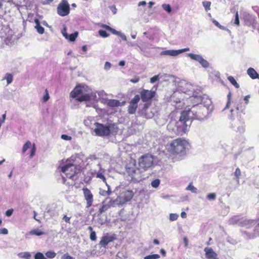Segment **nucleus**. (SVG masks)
<instances>
[{"instance_id":"nucleus-1","label":"nucleus","mask_w":259,"mask_h":259,"mask_svg":"<svg viewBox=\"0 0 259 259\" xmlns=\"http://www.w3.org/2000/svg\"><path fill=\"white\" fill-rule=\"evenodd\" d=\"M188 142L184 138H177L171 141L167 147V151L173 155L183 156L186 153Z\"/></svg>"},{"instance_id":"nucleus-2","label":"nucleus","mask_w":259,"mask_h":259,"mask_svg":"<svg viewBox=\"0 0 259 259\" xmlns=\"http://www.w3.org/2000/svg\"><path fill=\"white\" fill-rule=\"evenodd\" d=\"M94 125L96 127L94 131L96 135L98 136H108L110 135L111 131H113L114 128L116 130L118 129L114 124L106 125L99 122H95Z\"/></svg>"},{"instance_id":"nucleus-3","label":"nucleus","mask_w":259,"mask_h":259,"mask_svg":"<svg viewBox=\"0 0 259 259\" xmlns=\"http://www.w3.org/2000/svg\"><path fill=\"white\" fill-rule=\"evenodd\" d=\"M83 86L77 85L70 93L71 97L76 99L79 102L89 101L91 99V95L89 94H83Z\"/></svg>"},{"instance_id":"nucleus-4","label":"nucleus","mask_w":259,"mask_h":259,"mask_svg":"<svg viewBox=\"0 0 259 259\" xmlns=\"http://www.w3.org/2000/svg\"><path fill=\"white\" fill-rule=\"evenodd\" d=\"M154 157L150 153H146L138 159V165L140 168L146 171L153 165Z\"/></svg>"},{"instance_id":"nucleus-5","label":"nucleus","mask_w":259,"mask_h":259,"mask_svg":"<svg viewBox=\"0 0 259 259\" xmlns=\"http://www.w3.org/2000/svg\"><path fill=\"white\" fill-rule=\"evenodd\" d=\"M141 168L136 167L135 165L133 166L127 165L126 166V171L128 175L130 176L132 180L139 181L142 178V171Z\"/></svg>"},{"instance_id":"nucleus-6","label":"nucleus","mask_w":259,"mask_h":259,"mask_svg":"<svg viewBox=\"0 0 259 259\" xmlns=\"http://www.w3.org/2000/svg\"><path fill=\"white\" fill-rule=\"evenodd\" d=\"M100 27L104 29L105 30H99V34L100 36H101L102 37H108L109 34L107 33L106 31V30L110 31L112 34L117 35L119 36H120L123 40H126V37L125 35L122 34L120 32L116 31L115 29L111 28L109 26L106 25V24H101L100 25Z\"/></svg>"},{"instance_id":"nucleus-7","label":"nucleus","mask_w":259,"mask_h":259,"mask_svg":"<svg viewBox=\"0 0 259 259\" xmlns=\"http://www.w3.org/2000/svg\"><path fill=\"white\" fill-rule=\"evenodd\" d=\"M191 112H192L190 109L183 111L181 112L179 120L182 125L179 126L178 129L179 131L186 133L188 131V126L186 122L190 119L189 114Z\"/></svg>"},{"instance_id":"nucleus-8","label":"nucleus","mask_w":259,"mask_h":259,"mask_svg":"<svg viewBox=\"0 0 259 259\" xmlns=\"http://www.w3.org/2000/svg\"><path fill=\"white\" fill-rule=\"evenodd\" d=\"M61 171L65 174L67 178L73 179L77 173V166L72 163H67L61 167Z\"/></svg>"},{"instance_id":"nucleus-9","label":"nucleus","mask_w":259,"mask_h":259,"mask_svg":"<svg viewBox=\"0 0 259 259\" xmlns=\"http://www.w3.org/2000/svg\"><path fill=\"white\" fill-rule=\"evenodd\" d=\"M70 12V6L66 0H62L57 7L59 15L64 17L68 15Z\"/></svg>"},{"instance_id":"nucleus-10","label":"nucleus","mask_w":259,"mask_h":259,"mask_svg":"<svg viewBox=\"0 0 259 259\" xmlns=\"http://www.w3.org/2000/svg\"><path fill=\"white\" fill-rule=\"evenodd\" d=\"M84 200L86 201V207H91L94 202V195L91 191L87 187H84L82 189Z\"/></svg>"},{"instance_id":"nucleus-11","label":"nucleus","mask_w":259,"mask_h":259,"mask_svg":"<svg viewBox=\"0 0 259 259\" xmlns=\"http://www.w3.org/2000/svg\"><path fill=\"white\" fill-rule=\"evenodd\" d=\"M140 97L138 95H136L131 100L129 105L127 107V111L130 114H134L136 113L138 107V103L140 101Z\"/></svg>"},{"instance_id":"nucleus-12","label":"nucleus","mask_w":259,"mask_h":259,"mask_svg":"<svg viewBox=\"0 0 259 259\" xmlns=\"http://www.w3.org/2000/svg\"><path fill=\"white\" fill-rule=\"evenodd\" d=\"M155 91L143 89L140 92V97L143 102L150 101L155 96Z\"/></svg>"},{"instance_id":"nucleus-13","label":"nucleus","mask_w":259,"mask_h":259,"mask_svg":"<svg viewBox=\"0 0 259 259\" xmlns=\"http://www.w3.org/2000/svg\"><path fill=\"white\" fill-rule=\"evenodd\" d=\"M29 148L30 149V151L29 153V158H32L34 156L36 152V147L34 143L32 144L30 141H27L23 145L22 150V153L23 154H24L27 150Z\"/></svg>"},{"instance_id":"nucleus-14","label":"nucleus","mask_w":259,"mask_h":259,"mask_svg":"<svg viewBox=\"0 0 259 259\" xmlns=\"http://www.w3.org/2000/svg\"><path fill=\"white\" fill-rule=\"evenodd\" d=\"M134 193L132 190H125L120 194L118 198L120 201L124 203L130 201L134 197Z\"/></svg>"},{"instance_id":"nucleus-15","label":"nucleus","mask_w":259,"mask_h":259,"mask_svg":"<svg viewBox=\"0 0 259 259\" xmlns=\"http://www.w3.org/2000/svg\"><path fill=\"white\" fill-rule=\"evenodd\" d=\"M116 239V235L114 234L109 235L107 234L102 237L99 242V245L103 247H106L107 244Z\"/></svg>"},{"instance_id":"nucleus-16","label":"nucleus","mask_w":259,"mask_h":259,"mask_svg":"<svg viewBox=\"0 0 259 259\" xmlns=\"http://www.w3.org/2000/svg\"><path fill=\"white\" fill-rule=\"evenodd\" d=\"M194 114V118L201 120L205 117L206 109L204 107L197 106L196 107V110L191 111Z\"/></svg>"},{"instance_id":"nucleus-17","label":"nucleus","mask_w":259,"mask_h":259,"mask_svg":"<svg viewBox=\"0 0 259 259\" xmlns=\"http://www.w3.org/2000/svg\"><path fill=\"white\" fill-rule=\"evenodd\" d=\"M189 51V48H185L181 50H166L162 51L161 53V55H168L171 56H176L179 55L180 53L187 52Z\"/></svg>"},{"instance_id":"nucleus-18","label":"nucleus","mask_w":259,"mask_h":259,"mask_svg":"<svg viewBox=\"0 0 259 259\" xmlns=\"http://www.w3.org/2000/svg\"><path fill=\"white\" fill-rule=\"evenodd\" d=\"M206 257L208 259H219L218 254L210 247H205L204 248Z\"/></svg>"},{"instance_id":"nucleus-19","label":"nucleus","mask_w":259,"mask_h":259,"mask_svg":"<svg viewBox=\"0 0 259 259\" xmlns=\"http://www.w3.org/2000/svg\"><path fill=\"white\" fill-rule=\"evenodd\" d=\"M124 102L121 103L118 100L115 99H110L107 101V105L110 107H115L122 106Z\"/></svg>"},{"instance_id":"nucleus-20","label":"nucleus","mask_w":259,"mask_h":259,"mask_svg":"<svg viewBox=\"0 0 259 259\" xmlns=\"http://www.w3.org/2000/svg\"><path fill=\"white\" fill-rule=\"evenodd\" d=\"M247 73L252 79H255L258 77V74L253 68H249L247 70Z\"/></svg>"},{"instance_id":"nucleus-21","label":"nucleus","mask_w":259,"mask_h":259,"mask_svg":"<svg viewBox=\"0 0 259 259\" xmlns=\"http://www.w3.org/2000/svg\"><path fill=\"white\" fill-rule=\"evenodd\" d=\"M35 22L36 24L35 27L36 29L37 32L41 34H43L45 31V29L40 25L39 20L37 19H35Z\"/></svg>"},{"instance_id":"nucleus-22","label":"nucleus","mask_w":259,"mask_h":259,"mask_svg":"<svg viewBox=\"0 0 259 259\" xmlns=\"http://www.w3.org/2000/svg\"><path fill=\"white\" fill-rule=\"evenodd\" d=\"M19 257L24 259H30L31 254L29 252H22L18 254Z\"/></svg>"},{"instance_id":"nucleus-23","label":"nucleus","mask_w":259,"mask_h":259,"mask_svg":"<svg viewBox=\"0 0 259 259\" xmlns=\"http://www.w3.org/2000/svg\"><path fill=\"white\" fill-rule=\"evenodd\" d=\"M29 234L35 236H41L42 235L45 234V233L39 230V229H32L29 232Z\"/></svg>"},{"instance_id":"nucleus-24","label":"nucleus","mask_w":259,"mask_h":259,"mask_svg":"<svg viewBox=\"0 0 259 259\" xmlns=\"http://www.w3.org/2000/svg\"><path fill=\"white\" fill-rule=\"evenodd\" d=\"M106 185L107 186V190L102 189L100 190V194L101 195H102L103 196H107L110 195V194L111 193V191L110 190L109 186L107 184H106Z\"/></svg>"},{"instance_id":"nucleus-25","label":"nucleus","mask_w":259,"mask_h":259,"mask_svg":"<svg viewBox=\"0 0 259 259\" xmlns=\"http://www.w3.org/2000/svg\"><path fill=\"white\" fill-rule=\"evenodd\" d=\"M227 78L228 80L231 83V84H233L236 88H239L240 86L234 77L232 76H229Z\"/></svg>"},{"instance_id":"nucleus-26","label":"nucleus","mask_w":259,"mask_h":259,"mask_svg":"<svg viewBox=\"0 0 259 259\" xmlns=\"http://www.w3.org/2000/svg\"><path fill=\"white\" fill-rule=\"evenodd\" d=\"M78 34V32L77 31L73 33H72L70 35H68L66 39H68L70 41H74L75 40Z\"/></svg>"},{"instance_id":"nucleus-27","label":"nucleus","mask_w":259,"mask_h":259,"mask_svg":"<svg viewBox=\"0 0 259 259\" xmlns=\"http://www.w3.org/2000/svg\"><path fill=\"white\" fill-rule=\"evenodd\" d=\"M4 79H6L8 84L11 83L13 80V76L12 74L7 73L6 74Z\"/></svg>"},{"instance_id":"nucleus-28","label":"nucleus","mask_w":259,"mask_h":259,"mask_svg":"<svg viewBox=\"0 0 259 259\" xmlns=\"http://www.w3.org/2000/svg\"><path fill=\"white\" fill-rule=\"evenodd\" d=\"M248 20L250 21V22H248V21L245 20L246 24L247 25H253V24H255L256 23V20H255V16H248Z\"/></svg>"},{"instance_id":"nucleus-29","label":"nucleus","mask_w":259,"mask_h":259,"mask_svg":"<svg viewBox=\"0 0 259 259\" xmlns=\"http://www.w3.org/2000/svg\"><path fill=\"white\" fill-rule=\"evenodd\" d=\"M189 56L191 58V59L197 61L198 62H200L201 59L202 58V57L199 55L194 54L192 53H190L189 54Z\"/></svg>"},{"instance_id":"nucleus-30","label":"nucleus","mask_w":259,"mask_h":259,"mask_svg":"<svg viewBox=\"0 0 259 259\" xmlns=\"http://www.w3.org/2000/svg\"><path fill=\"white\" fill-rule=\"evenodd\" d=\"M95 177L97 178H99V179H101L103 180V181L106 183L107 184V182H106V178L104 176V175L103 174V172L102 171H99L98 172H97L95 176Z\"/></svg>"},{"instance_id":"nucleus-31","label":"nucleus","mask_w":259,"mask_h":259,"mask_svg":"<svg viewBox=\"0 0 259 259\" xmlns=\"http://www.w3.org/2000/svg\"><path fill=\"white\" fill-rule=\"evenodd\" d=\"M88 229L90 231H91V234H90V239L92 241H95L97 239L96 237V234L95 231H93V228L92 227L90 226L88 227Z\"/></svg>"},{"instance_id":"nucleus-32","label":"nucleus","mask_w":259,"mask_h":259,"mask_svg":"<svg viewBox=\"0 0 259 259\" xmlns=\"http://www.w3.org/2000/svg\"><path fill=\"white\" fill-rule=\"evenodd\" d=\"M203 6L206 11L210 10L211 2L209 1H205L202 3Z\"/></svg>"},{"instance_id":"nucleus-33","label":"nucleus","mask_w":259,"mask_h":259,"mask_svg":"<svg viewBox=\"0 0 259 259\" xmlns=\"http://www.w3.org/2000/svg\"><path fill=\"white\" fill-rule=\"evenodd\" d=\"M46 255L48 258H53L56 256V253L54 251H49L46 253Z\"/></svg>"},{"instance_id":"nucleus-34","label":"nucleus","mask_w":259,"mask_h":259,"mask_svg":"<svg viewBox=\"0 0 259 259\" xmlns=\"http://www.w3.org/2000/svg\"><path fill=\"white\" fill-rule=\"evenodd\" d=\"M160 257V255L158 254H154L152 255H147L144 257V259H157Z\"/></svg>"},{"instance_id":"nucleus-35","label":"nucleus","mask_w":259,"mask_h":259,"mask_svg":"<svg viewBox=\"0 0 259 259\" xmlns=\"http://www.w3.org/2000/svg\"><path fill=\"white\" fill-rule=\"evenodd\" d=\"M162 8L168 13H170L171 12V8L169 4H163L162 5Z\"/></svg>"},{"instance_id":"nucleus-36","label":"nucleus","mask_w":259,"mask_h":259,"mask_svg":"<svg viewBox=\"0 0 259 259\" xmlns=\"http://www.w3.org/2000/svg\"><path fill=\"white\" fill-rule=\"evenodd\" d=\"M199 63L203 67L205 68L208 67L209 66V63L203 58L201 59Z\"/></svg>"},{"instance_id":"nucleus-37","label":"nucleus","mask_w":259,"mask_h":259,"mask_svg":"<svg viewBox=\"0 0 259 259\" xmlns=\"http://www.w3.org/2000/svg\"><path fill=\"white\" fill-rule=\"evenodd\" d=\"M109 207V206L107 205H103L99 209V213L102 214L103 212L107 210Z\"/></svg>"},{"instance_id":"nucleus-38","label":"nucleus","mask_w":259,"mask_h":259,"mask_svg":"<svg viewBox=\"0 0 259 259\" xmlns=\"http://www.w3.org/2000/svg\"><path fill=\"white\" fill-rule=\"evenodd\" d=\"M34 259H46V258L42 253L37 252L34 256Z\"/></svg>"},{"instance_id":"nucleus-39","label":"nucleus","mask_w":259,"mask_h":259,"mask_svg":"<svg viewBox=\"0 0 259 259\" xmlns=\"http://www.w3.org/2000/svg\"><path fill=\"white\" fill-rule=\"evenodd\" d=\"M187 190H190L193 193L197 192V189L194 186H193L191 184H190L187 187Z\"/></svg>"},{"instance_id":"nucleus-40","label":"nucleus","mask_w":259,"mask_h":259,"mask_svg":"<svg viewBox=\"0 0 259 259\" xmlns=\"http://www.w3.org/2000/svg\"><path fill=\"white\" fill-rule=\"evenodd\" d=\"M206 198L208 200H213L216 198V194L214 193H209L207 195Z\"/></svg>"},{"instance_id":"nucleus-41","label":"nucleus","mask_w":259,"mask_h":259,"mask_svg":"<svg viewBox=\"0 0 259 259\" xmlns=\"http://www.w3.org/2000/svg\"><path fill=\"white\" fill-rule=\"evenodd\" d=\"M234 175L237 180H239L241 176V170L239 168H237L235 171Z\"/></svg>"},{"instance_id":"nucleus-42","label":"nucleus","mask_w":259,"mask_h":259,"mask_svg":"<svg viewBox=\"0 0 259 259\" xmlns=\"http://www.w3.org/2000/svg\"><path fill=\"white\" fill-rule=\"evenodd\" d=\"M160 184V181L158 179H156L153 181L151 183V185L154 188H157Z\"/></svg>"},{"instance_id":"nucleus-43","label":"nucleus","mask_w":259,"mask_h":259,"mask_svg":"<svg viewBox=\"0 0 259 259\" xmlns=\"http://www.w3.org/2000/svg\"><path fill=\"white\" fill-rule=\"evenodd\" d=\"M178 218V215L176 213H170L169 215V219L172 221L177 220Z\"/></svg>"},{"instance_id":"nucleus-44","label":"nucleus","mask_w":259,"mask_h":259,"mask_svg":"<svg viewBox=\"0 0 259 259\" xmlns=\"http://www.w3.org/2000/svg\"><path fill=\"white\" fill-rule=\"evenodd\" d=\"M239 14L238 12H236L235 14V18L234 21V24H236L237 25H239Z\"/></svg>"},{"instance_id":"nucleus-45","label":"nucleus","mask_w":259,"mask_h":259,"mask_svg":"<svg viewBox=\"0 0 259 259\" xmlns=\"http://www.w3.org/2000/svg\"><path fill=\"white\" fill-rule=\"evenodd\" d=\"M50 98L47 89L46 90V94L43 97V100L44 102H47Z\"/></svg>"},{"instance_id":"nucleus-46","label":"nucleus","mask_w":259,"mask_h":259,"mask_svg":"<svg viewBox=\"0 0 259 259\" xmlns=\"http://www.w3.org/2000/svg\"><path fill=\"white\" fill-rule=\"evenodd\" d=\"M61 259H74L72 256H70L68 253H65L61 256Z\"/></svg>"},{"instance_id":"nucleus-47","label":"nucleus","mask_w":259,"mask_h":259,"mask_svg":"<svg viewBox=\"0 0 259 259\" xmlns=\"http://www.w3.org/2000/svg\"><path fill=\"white\" fill-rule=\"evenodd\" d=\"M159 79L158 75H155L150 78V82L152 83H154Z\"/></svg>"},{"instance_id":"nucleus-48","label":"nucleus","mask_w":259,"mask_h":259,"mask_svg":"<svg viewBox=\"0 0 259 259\" xmlns=\"http://www.w3.org/2000/svg\"><path fill=\"white\" fill-rule=\"evenodd\" d=\"M62 33L65 38H67V36H68V34L67 33V28L66 27L63 28V30H62Z\"/></svg>"},{"instance_id":"nucleus-49","label":"nucleus","mask_w":259,"mask_h":259,"mask_svg":"<svg viewBox=\"0 0 259 259\" xmlns=\"http://www.w3.org/2000/svg\"><path fill=\"white\" fill-rule=\"evenodd\" d=\"M140 80V78L138 76H135L134 78L131 79L130 81L132 83H137Z\"/></svg>"},{"instance_id":"nucleus-50","label":"nucleus","mask_w":259,"mask_h":259,"mask_svg":"<svg viewBox=\"0 0 259 259\" xmlns=\"http://www.w3.org/2000/svg\"><path fill=\"white\" fill-rule=\"evenodd\" d=\"M8 233V231L6 228L0 229V234L6 235Z\"/></svg>"},{"instance_id":"nucleus-51","label":"nucleus","mask_w":259,"mask_h":259,"mask_svg":"<svg viewBox=\"0 0 259 259\" xmlns=\"http://www.w3.org/2000/svg\"><path fill=\"white\" fill-rule=\"evenodd\" d=\"M91 175L92 176L85 177L84 178V181H85V182H89V181H90L92 180V178L93 177H95V176L94 175V174L92 173V172L91 173Z\"/></svg>"},{"instance_id":"nucleus-52","label":"nucleus","mask_w":259,"mask_h":259,"mask_svg":"<svg viewBox=\"0 0 259 259\" xmlns=\"http://www.w3.org/2000/svg\"><path fill=\"white\" fill-rule=\"evenodd\" d=\"M13 212V209H9L6 211V215L8 217L11 216Z\"/></svg>"},{"instance_id":"nucleus-53","label":"nucleus","mask_w":259,"mask_h":259,"mask_svg":"<svg viewBox=\"0 0 259 259\" xmlns=\"http://www.w3.org/2000/svg\"><path fill=\"white\" fill-rule=\"evenodd\" d=\"M231 93H229L228 95V102H227V106H226V108H229V105L230 104V103H231Z\"/></svg>"},{"instance_id":"nucleus-54","label":"nucleus","mask_w":259,"mask_h":259,"mask_svg":"<svg viewBox=\"0 0 259 259\" xmlns=\"http://www.w3.org/2000/svg\"><path fill=\"white\" fill-rule=\"evenodd\" d=\"M70 218L71 217H68L66 215H64L63 220H64L65 222L70 223Z\"/></svg>"},{"instance_id":"nucleus-55","label":"nucleus","mask_w":259,"mask_h":259,"mask_svg":"<svg viewBox=\"0 0 259 259\" xmlns=\"http://www.w3.org/2000/svg\"><path fill=\"white\" fill-rule=\"evenodd\" d=\"M212 22L216 26L220 28H222V26L220 24V23L217 21L213 20Z\"/></svg>"},{"instance_id":"nucleus-56","label":"nucleus","mask_w":259,"mask_h":259,"mask_svg":"<svg viewBox=\"0 0 259 259\" xmlns=\"http://www.w3.org/2000/svg\"><path fill=\"white\" fill-rule=\"evenodd\" d=\"M183 241L184 243L185 246L187 247L188 245V240L186 237L183 238Z\"/></svg>"},{"instance_id":"nucleus-57","label":"nucleus","mask_w":259,"mask_h":259,"mask_svg":"<svg viewBox=\"0 0 259 259\" xmlns=\"http://www.w3.org/2000/svg\"><path fill=\"white\" fill-rule=\"evenodd\" d=\"M61 138L64 139V140H70L71 139V138L69 136H68L67 135H62L61 136Z\"/></svg>"},{"instance_id":"nucleus-58","label":"nucleus","mask_w":259,"mask_h":259,"mask_svg":"<svg viewBox=\"0 0 259 259\" xmlns=\"http://www.w3.org/2000/svg\"><path fill=\"white\" fill-rule=\"evenodd\" d=\"M181 216L182 218H186L187 217V214L185 212L182 211L181 213Z\"/></svg>"},{"instance_id":"nucleus-59","label":"nucleus","mask_w":259,"mask_h":259,"mask_svg":"<svg viewBox=\"0 0 259 259\" xmlns=\"http://www.w3.org/2000/svg\"><path fill=\"white\" fill-rule=\"evenodd\" d=\"M160 251V253L162 254V255L163 256H165L166 252H165V251L163 249H161Z\"/></svg>"},{"instance_id":"nucleus-60","label":"nucleus","mask_w":259,"mask_h":259,"mask_svg":"<svg viewBox=\"0 0 259 259\" xmlns=\"http://www.w3.org/2000/svg\"><path fill=\"white\" fill-rule=\"evenodd\" d=\"M6 114H4L3 115H2V118H1L0 117V120L2 121V122H5V120L6 119Z\"/></svg>"},{"instance_id":"nucleus-61","label":"nucleus","mask_w":259,"mask_h":259,"mask_svg":"<svg viewBox=\"0 0 259 259\" xmlns=\"http://www.w3.org/2000/svg\"><path fill=\"white\" fill-rule=\"evenodd\" d=\"M146 5V2L145 1H141L140 2H139L138 5L139 6H141V5H142V6H145Z\"/></svg>"},{"instance_id":"nucleus-62","label":"nucleus","mask_w":259,"mask_h":259,"mask_svg":"<svg viewBox=\"0 0 259 259\" xmlns=\"http://www.w3.org/2000/svg\"><path fill=\"white\" fill-rule=\"evenodd\" d=\"M153 243L155 244H157V245L159 244V241L157 239H154Z\"/></svg>"},{"instance_id":"nucleus-63","label":"nucleus","mask_w":259,"mask_h":259,"mask_svg":"<svg viewBox=\"0 0 259 259\" xmlns=\"http://www.w3.org/2000/svg\"><path fill=\"white\" fill-rule=\"evenodd\" d=\"M125 64V62L124 61H121L119 62V65L120 66H123Z\"/></svg>"},{"instance_id":"nucleus-64","label":"nucleus","mask_w":259,"mask_h":259,"mask_svg":"<svg viewBox=\"0 0 259 259\" xmlns=\"http://www.w3.org/2000/svg\"><path fill=\"white\" fill-rule=\"evenodd\" d=\"M154 4V3L153 2H150L149 3V8H151L152 6Z\"/></svg>"}]
</instances>
